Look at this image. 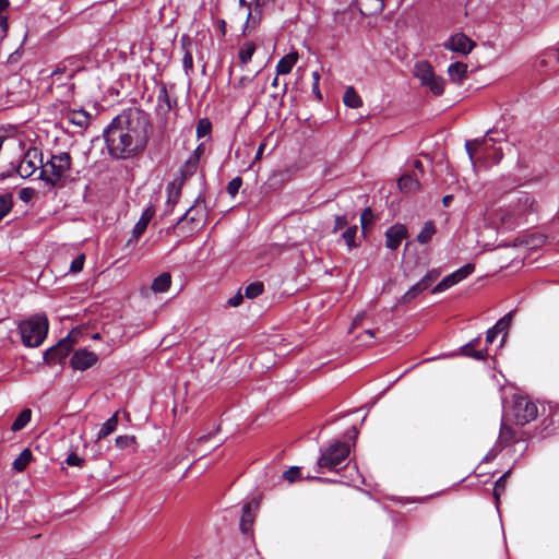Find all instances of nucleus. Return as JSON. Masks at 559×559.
<instances>
[{
    "label": "nucleus",
    "instance_id": "nucleus-5",
    "mask_svg": "<svg viewBox=\"0 0 559 559\" xmlns=\"http://www.w3.org/2000/svg\"><path fill=\"white\" fill-rule=\"evenodd\" d=\"M350 449L346 442L335 440L326 448L321 450L318 459V468L320 473L325 471H337L338 465L347 460Z\"/></svg>",
    "mask_w": 559,
    "mask_h": 559
},
{
    "label": "nucleus",
    "instance_id": "nucleus-44",
    "mask_svg": "<svg viewBox=\"0 0 559 559\" xmlns=\"http://www.w3.org/2000/svg\"><path fill=\"white\" fill-rule=\"evenodd\" d=\"M300 478V468L297 466H293L289 469L283 473V479L288 483H294L296 479Z\"/></svg>",
    "mask_w": 559,
    "mask_h": 559
},
{
    "label": "nucleus",
    "instance_id": "nucleus-6",
    "mask_svg": "<svg viewBox=\"0 0 559 559\" xmlns=\"http://www.w3.org/2000/svg\"><path fill=\"white\" fill-rule=\"evenodd\" d=\"M535 201L527 193H519L508 207L501 211L500 221L508 228L518 225L519 221L534 210Z\"/></svg>",
    "mask_w": 559,
    "mask_h": 559
},
{
    "label": "nucleus",
    "instance_id": "nucleus-35",
    "mask_svg": "<svg viewBox=\"0 0 559 559\" xmlns=\"http://www.w3.org/2000/svg\"><path fill=\"white\" fill-rule=\"evenodd\" d=\"M10 7V0H0V28L7 34L9 29L7 11Z\"/></svg>",
    "mask_w": 559,
    "mask_h": 559
},
{
    "label": "nucleus",
    "instance_id": "nucleus-19",
    "mask_svg": "<svg viewBox=\"0 0 559 559\" xmlns=\"http://www.w3.org/2000/svg\"><path fill=\"white\" fill-rule=\"evenodd\" d=\"M171 285V275L168 272H164L155 277L152 282V290L155 294L165 293Z\"/></svg>",
    "mask_w": 559,
    "mask_h": 559
},
{
    "label": "nucleus",
    "instance_id": "nucleus-4",
    "mask_svg": "<svg viewBox=\"0 0 559 559\" xmlns=\"http://www.w3.org/2000/svg\"><path fill=\"white\" fill-rule=\"evenodd\" d=\"M71 168V156L67 152L52 155L44 164L39 173V179L45 182L48 189H52L66 176Z\"/></svg>",
    "mask_w": 559,
    "mask_h": 559
},
{
    "label": "nucleus",
    "instance_id": "nucleus-56",
    "mask_svg": "<svg viewBox=\"0 0 559 559\" xmlns=\"http://www.w3.org/2000/svg\"><path fill=\"white\" fill-rule=\"evenodd\" d=\"M497 332L495 331L493 328H490L487 333H486V342L487 343H492L495 341V338L497 337Z\"/></svg>",
    "mask_w": 559,
    "mask_h": 559
},
{
    "label": "nucleus",
    "instance_id": "nucleus-2",
    "mask_svg": "<svg viewBox=\"0 0 559 559\" xmlns=\"http://www.w3.org/2000/svg\"><path fill=\"white\" fill-rule=\"evenodd\" d=\"M490 133L491 130L481 139L465 142L466 153L475 170L496 165L503 157L501 147L496 146L495 139L490 136Z\"/></svg>",
    "mask_w": 559,
    "mask_h": 559
},
{
    "label": "nucleus",
    "instance_id": "nucleus-43",
    "mask_svg": "<svg viewBox=\"0 0 559 559\" xmlns=\"http://www.w3.org/2000/svg\"><path fill=\"white\" fill-rule=\"evenodd\" d=\"M242 185V179L240 177L233 178L227 185V192L230 197H236L240 187Z\"/></svg>",
    "mask_w": 559,
    "mask_h": 559
},
{
    "label": "nucleus",
    "instance_id": "nucleus-38",
    "mask_svg": "<svg viewBox=\"0 0 559 559\" xmlns=\"http://www.w3.org/2000/svg\"><path fill=\"white\" fill-rule=\"evenodd\" d=\"M510 475V471L504 473L502 476L499 477V479L496 481L493 487V496L496 499V503H499V499L501 495L504 492L506 484H507V477Z\"/></svg>",
    "mask_w": 559,
    "mask_h": 559
},
{
    "label": "nucleus",
    "instance_id": "nucleus-7",
    "mask_svg": "<svg viewBox=\"0 0 559 559\" xmlns=\"http://www.w3.org/2000/svg\"><path fill=\"white\" fill-rule=\"evenodd\" d=\"M413 73L420 85L429 90L435 96L443 94L445 81L442 76L436 74L433 67L428 61H417L414 66Z\"/></svg>",
    "mask_w": 559,
    "mask_h": 559
},
{
    "label": "nucleus",
    "instance_id": "nucleus-59",
    "mask_svg": "<svg viewBox=\"0 0 559 559\" xmlns=\"http://www.w3.org/2000/svg\"><path fill=\"white\" fill-rule=\"evenodd\" d=\"M67 71V68L64 64H59L51 73L52 76H57L59 74H62Z\"/></svg>",
    "mask_w": 559,
    "mask_h": 559
},
{
    "label": "nucleus",
    "instance_id": "nucleus-17",
    "mask_svg": "<svg viewBox=\"0 0 559 559\" xmlns=\"http://www.w3.org/2000/svg\"><path fill=\"white\" fill-rule=\"evenodd\" d=\"M298 61V53L297 52H290L284 56L280 59V61L276 64V74L277 75H285L290 73L292 69Z\"/></svg>",
    "mask_w": 559,
    "mask_h": 559
},
{
    "label": "nucleus",
    "instance_id": "nucleus-31",
    "mask_svg": "<svg viewBox=\"0 0 559 559\" xmlns=\"http://www.w3.org/2000/svg\"><path fill=\"white\" fill-rule=\"evenodd\" d=\"M255 51V45L252 41H246L239 49V60L241 63L247 64Z\"/></svg>",
    "mask_w": 559,
    "mask_h": 559
},
{
    "label": "nucleus",
    "instance_id": "nucleus-11",
    "mask_svg": "<svg viewBox=\"0 0 559 559\" xmlns=\"http://www.w3.org/2000/svg\"><path fill=\"white\" fill-rule=\"evenodd\" d=\"M97 361V355L94 352H90L87 349L76 350L71 357V366L75 370L84 371L92 366H94Z\"/></svg>",
    "mask_w": 559,
    "mask_h": 559
},
{
    "label": "nucleus",
    "instance_id": "nucleus-37",
    "mask_svg": "<svg viewBox=\"0 0 559 559\" xmlns=\"http://www.w3.org/2000/svg\"><path fill=\"white\" fill-rule=\"evenodd\" d=\"M514 311H510L507 314H504L500 320L497 321V323L492 326L497 334L507 332L509 329L512 318H513Z\"/></svg>",
    "mask_w": 559,
    "mask_h": 559
},
{
    "label": "nucleus",
    "instance_id": "nucleus-12",
    "mask_svg": "<svg viewBox=\"0 0 559 559\" xmlns=\"http://www.w3.org/2000/svg\"><path fill=\"white\" fill-rule=\"evenodd\" d=\"M406 236L407 229L404 225H393L385 231V246L391 250H395L400 247L402 240L406 238Z\"/></svg>",
    "mask_w": 559,
    "mask_h": 559
},
{
    "label": "nucleus",
    "instance_id": "nucleus-1",
    "mask_svg": "<svg viewBox=\"0 0 559 559\" xmlns=\"http://www.w3.org/2000/svg\"><path fill=\"white\" fill-rule=\"evenodd\" d=\"M148 128L146 116L139 109L116 116L103 131L109 156L126 160L141 154L147 145Z\"/></svg>",
    "mask_w": 559,
    "mask_h": 559
},
{
    "label": "nucleus",
    "instance_id": "nucleus-3",
    "mask_svg": "<svg viewBox=\"0 0 559 559\" xmlns=\"http://www.w3.org/2000/svg\"><path fill=\"white\" fill-rule=\"evenodd\" d=\"M48 319L44 313H37L19 324L22 343L26 347H38L48 333Z\"/></svg>",
    "mask_w": 559,
    "mask_h": 559
},
{
    "label": "nucleus",
    "instance_id": "nucleus-29",
    "mask_svg": "<svg viewBox=\"0 0 559 559\" xmlns=\"http://www.w3.org/2000/svg\"><path fill=\"white\" fill-rule=\"evenodd\" d=\"M436 234V227L433 222L428 221L425 223L421 231L417 236V241L421 245L428 243L432 236Z\"/></svg>",
    "mask_w": 559,
    "mask_h": 559
},
{
    "label": "nucleus",
    "instance_id": "nucleus-42",
    "mask_svg": "<svg viewBox=\"0 0 559 559\" xmlns=\"http://www.w3.org/2000/svg\"><path fill=\"white\" fill-rule=\"evenodd\" d=\"M211 128H212L211 122L207 119L199 120V122L197 124V136L200 139V138H203V136L210 134Z\"/></svg>",
    "mask_w": 559,
    "mask_h": 559
},
{
    "label": "nucleus",
    "instance_id": "nucleus-41",
    "mask_svg": "<svg viewBox=\"0 0 559 559\" xmlns=\"http://www.w3.org/2000/svg\"><path fill=\"white\" fill-rule=\"evenodd\" d=\"M475 270L474 264L467 263L464 266L460 267L459 270L454 271L453 274L455 275L457 282L465 280L468 275H471Z\"/></svg>",
    "mask_w": 559,
    "mask_h": 559
},
{
    "label": "nucleus",
    "instance_id": "nucleus-28",
    "mask_svg": "<svg viewBox=\"0 0 559 559\" xmlns=\"http://www.w3.org/2000/svg\"><path fill=\"white\" fill-rule=\"evenodd\" d=\"M31 418H32V411L29 408L23 409L19 414L16 419L13 421V424L11 426L12 431L16 432V431L24 429L31 421Z\"/></svg>",
    "mask_w": 559,
    "mask_h": 559
},
{
    "label": "nucleus",
    "instance_id": "nucleus-15",
    "mask_svg": "<svg viewBox=\"0 0 559 559\" xmlns=\"http://www.w3.org/2000/svg\"><path fill=\"white\" fill-rule=\"evenodd\" d=\"M362 15H376L383 11L384 0H356Z\"/></svg>",
    "mask_w": 559,
    "mask_h": 559
},
{
    "label": "nucleus",
    "instance_id": "nucleus-58",
    "mask_svg": "<svg viewBox=\"0 0 559 559\" xmlns=\"http://www.w3.org/2000/svg\"><path fill=\"white\" fill-rule=\"evenodd\" d=\"M265 146H266V144H265L264 142H262V143L259 145V147H258V150H257V153H255V156H254V162H255V160H260V159H261L262 154H263V152H264V150H265Z\"/></svg>",
    "mask_w": 559,
    "mask_h": 559
},
{
    "label": "nucleus",
    "instance_id": "nucleus-24",
    "mask_svg": "<svg viewBox=\"0 0 559 559\" xmlns=\"http://www.w3.org/2000/svg\"><path fill=\"white\" fill-rule=\"evenodd\" d=\"M397 186L404 192H414L419 189V181L411 175H403L399 179Z\"/></svg>",
    "mask_w": 559,
    "mask_h": 559
},
{
    "label": "nucleus",
    "instance_id": "nucleus-49",
    "mask_svg": "<svg viewBox=\"0 0 559 559\" xmlns=\"http://www.w3.org/2000/svg\"><path fill=\"white\" fill-rule=\"evenodd\" d=\"M347 224H348V219H347L346 215L336 216L335 222H334L333 233H336L340 229L344 228L345 226H347Z\"/></svg>",
    "mask_w": 559,
    "mask_h": 559
},
{
    "label": "nucleus",
    "instance_id": "nucleus-54",
    "mask_svg": "<svg viewBox=\"0 0 559 559\" xmlns=\"http://www.w3.org/2000/svg\"><path fill=\"white\" fill-rule=\"evenodd\" d=\"M242 295L238 293L234 297L229 298L227 302L231 307H238L242 302Z\"/></svg>",
    "mask_w": 559,
    "mask_h": 559
},
{
    "label": "nucleus",
    "instance_id": "nucleus-51",
    "mask_svg": "<svg viewBox=\"0 0 559 559\" xmlns=\"http://www.w3.org/2000/svg\"><path fill=\"white\" fill-rule=\"evenodd\" d=\"M134 440V437H129V436H118L116 438V444L119 447V448H126L128 447L131 442H133Z\"/></svg>",
    "mask_w": 559,
    "mask_h": 559
},
{
    "label": "nucleus",
    "instance_id": "nucleus-21",
    "mask_svg": "<svg viewBox=\"0 0 559 559\" xmlns=\"http://www.w3.org/2000/svg\"><path fill=\"white\" fill-rule=\"evenodd\" d=\"M479 343V338H475L462 347V352L465 356L472 357L477 360H484L487 356L486 349H476Z\"/></svg>",
    "mask_w": 559,
    "mask_h": 559
},
{
    "label": "nucleus",
    "instance_id": "nucleus-47",
    "mask_svg": "<svg viewBox=\"0 0 559 559\" xmlns=\"http://www.w3.org/2000/svg\"><path fill=\"white\" fill-rule=\"evenodd\" d=\"M551 60H556V58L549 57V51H547L546 53H544L537 58L536 68L539 70H544V69L546 70L549 61H551Z\"/></svg>",
    "mask_w": 559,
    "mask_h": 559
},
{
    "label": "nucleus",
    "instance_id": "nucleus-14",
    "mask_svg": "<svg viewBox=\"0 0 559 559\" xmlns=\"http://www.w3.org/2000/svg\"><path fill=\"white\" fill-rule=\"evenodd\" d=\"M155 214V210L153 207H147L143 211L140 219L134 225L132 230V237L129 239L128 243L132 241H138V239L144 234L147 228L148 223L153 218Z\"/></svg>",
    "mask_w": 559,
    "mask_h": 559
},
{
    "label": "nucleus",
    "instance_id": "nucleus-52",
    "mask_svg": "<svg viewBox=\"0 0 559 559\" xmlns=\"http://www.w3.org/2000/svg\"><path fill=\"white\" fill-rule=\"evenodd\" d=\"M66 462L70 466H81V464L83 463V459L78 456L75 453H71L70 455H68Z\"/></svg>",
    "mask_w": 559,
    "mask_h": 559
},
{
    "label": "nucleus",
    "instance_id": "nucleus-36",
    "mask_svg": "<svg viewBox=\"0 0 559 559\" xmlns=\"http://www.w3.org/2000/svg\"><path fill=\"white\" fill-rule=\"evenodd\" d=\"M357 230H358L357 226L354 225V226L347 227V229L342 234V238L345 241V243L347 245L349 250H352L353 248L356 247L355 238L357 235Z\"/></svg>",
    "mask_w": 559,
    "mask_h": 559
},
{
    "label": "nucleus",
    "instance_id": "nucleus-32",
    "mask_svg": "<svg viewBox=\"0 0 559 559\" xmlns=\"http://www.w3.org/2000/svg\"><path fill=\"white\" fill-rule=\"evenodd\" d=\"M13 207V197L11 193L0 194V221H2Z\"/></svg>",
    "mask_w": 559,
    "mask_h": 559
},
{
    "label": "nucleus",
    "instance_id": "nucleus-53",
    "mask_svg": "<svg viewBox=\"0 0 559 559\" xmlns=\"http://www.w3.org/2000/svg\"><path fill=\"white\" fill-rule=\"evenodd\" d=\"M500 438L511 440L513 438L512 429L509 426L502 424L500 428Z\"/></svg>",
    "mask_w": 559,
    "mask_h": 559
},
{
    "label": "nucleus",
    "instance_id": "nucleus-20",
    "mask_svg": "<svg viewBox=\"0 0 559 559\" xmlns=\"http://www.w3.org/2000/svg\"><path fill=\"white\" fill-rule=\"evenodd\" d=\"M67 118L70 123L81 127V128H84V127L88 126L90 120H91V115L87 111L80 109V110H72V111L68 112Z\"/></svg>",
    "mask_w": 559,
    "mask_h": 559
},
{
    "label": "nucleus",
    "instance_id": "nucleus-45",
    "mask_svg": "<svg viewBox=\"0 0 559 559\" xmlns=\"http://www.w3.org/2000/svg\"><path fill=\"white\" fill-rule=\"evenodd\" d=\"M373 222V213L370 207H367L362 211L360 215V224L362 229H366L369 224Z\"/></svg>",
    "mask_w": 559,
    "mask_h": 559
},
{
    "label": "nucleus",
    "instance_id": "nucleus-48",
    "mask_svg": "<svg viewBox=\"0 0 559 559\" xmlns=\"http://www.w3.org/2000/svg\"><path fill=\"white\" fill-rule=\"evenodd\" d=\"M35 195V190L33 188H23L19 192V198L23 202H28Z\"/></svg>",
    "mask_w": 559,
    "mask_h": 559
},
{
    "label": "nucleus",
    "instance_id": "nucleus-13",
    "mask_svg": "<svg viewBox=\"0 0 559 559\" xmlns=\"http://www.w3.org/2000/svg\"><path fill=\"white\" fill-rule=\"evenodd\" d=\"M71 349V343L68 338L61 340L57 345L48 348L44 354L47 362H56L64 358Z\"/></svg>",
    "mask_w": 559,
    "mask_h": 559
},
{
    "label": "nucleus",
    "instance_id": "nucleus-63",
    "mask_svg": "<svg viewBox=\"0 0 559 559\" xmlns=\"http://www.w3.org/2000/svg\"><path fill=\"white\" fill-rule=\"evenodd\" d=\"M549 57L556 58V61L559 62V48L557 50H550Z\"/></svg>",
    "mask_w": 559,
    "mask_h": 559
},
{
    "label": "nucleus",
    "instance_id": "nucleus-16",
    "mask_svg": "<svg viewBox=\"0 0 559 559\" xmlns=\"http://www.w3.org/2000/svg\"><path fill=\"white\" fill-rule=\"evenodd\" d=\"M183 183H185V181H182V179H179L177 177L170 183H168V186H167V202H166L168 207L173 209L175 203L178 201V199L181 194Z\"/></svg>",
    "mask_w": 559,
    "mask_h": 559
},
{
    "label": "nucleus",
    "instance_id": "nucleus-64",
    "mask_svg": "<svg viewBox=\"0 0 559 559\" xmlns=\"http://www.w3.org/2000/svg\"><path fill=\"white\" fill-rule=\"evenodd\" d=\"M413 165L416 169L423 173V163L419 159L414 160Z\"/></svg>",
    "mask_w": 559,
    "mask_h": 559
},
{
    "label": "nucleus",
    "instance_id": "nucleus-25",
    "mask_svg": "<svg viewBox=\"0 0 559 559\" xmlns=\"http://www.w3.org/2000/svg\"><path fill=\"white\" fill-rule=\"evenodd\" d=\"M118 426V414L115 413L109 419H107L97 432V439L100 440L112 433Z\"/></svg>",
    "mask_w": 559,
    "mask_h": 559
},
{
    "label": "nucleus",
    "instance_id": "nucleus-62",
    "mask_svg": "<svg viewBox=\"0 0 559 559\" xmlns=\"http://www.w3.org/2000/svg\"><path fill=\"white\" fill-rule=\"evenodd\" d=\"M364 317H365V313H358L353 321V325L359 324L362 321Z\"/></svg>",
    "mask_w": 559,
    "mask_h": 559
},
{
    "label": "nucleus",
    "instance_id": "nucleus-30",
    "mask_svg": "<svg viewBox=\"0 0 559 559\" xmlns=\"http://www.w3.org/2000/svg\"><path fill=\"white\" fill-rule=\"evenodd\" d=\"M253 523V515L251 513V506L249 503L243 506L242 509V516L240 519V528L241 531L247 534Z\"/></svg>",
    "mask_w": 559,
    "mask_h": 559
},
{
    "label": "nucleus",
    "instance_id": "nucleus-55",
    "mask_svg": "<svg viewBox=\"0 0 559 559\" xmlns=\"http://www.w3.org/2000/svg\"><path fill=\"white\" fill-rule=\"evenodd\" d=\"M204 153V145L199 144L197 148L190 154L189 157H195V160L200 162L202 154Z\"/></svg>",
    "mask_w": 559,
    "mask_h": 559
},
{
    "label": "nucleus",
    "instance_id": "nucleus-8",
    "mask_svg": "<svg viewBox=\"0 0 559 559\" xmlns=\"http://www.w3.org/2000/svg\"><path fill=\"white\" fill-rule=\"evenodd\" d=\"M538 409L527 396H515L513 401V416L519 425H525L534 420L537 416Z\"/></svg>",
    "mask_w": 559,
    "mask_h": 559
},
{
    "label": "nucleus",
    "instance_id": "nucleus-26",
    "mask_svg": "<svg viewBox=\"0 0 559 559\" xmlns=\"http://www.w3.org/2000/svg\"><path fill=\"white\" fill-rule=\"evenodd\" d=\"M33 454L29 449H24L20 455L13 461L12 467L16 472H23L26 466L31 463Z\"/></svg>",
    "mask_w": 559,
    "mask_h": 559
},
{
    "label": "nucleus",
    "instance_id": "nucleus-60",
    "mask_svg": "<svg viewBox=\"0 0 559 559\" xmlns=\"http://www.w3.org/2000/svg\"><path fill=\"white\" fill-rule=\"evenodd\" d=\"M193 210V206L189 207L185 213L183 215H181V217L178 219L177 224H180L182 221L185 219H188L189 218V215L191 214Z\"/></svg>",
    "mask_w": 559,
    "mask_h": 559
},
{
    "label": "nucleus",
    "instance_id": "nucleus-34",
    "mask_svg": "<svg viewBox=\"0 0 559 559\" xmlns=\"http://www.w3.org/2000/svg\"><path fill=\"white\" fill-rule=\"evenodd\" d=\"M426 290L419 282L414 284L400 299V304H408L414 300L419 294Z\"/></svg>",
    "mask_w": 559,
    "mask_h": 559
},
{
    "label": "nucleus",
    "instance_id": "nucleus-46",
    "mask_svg": "<svg viewBox=\"0 0 559 559\" xmlns=\"http://www.w3.org/2000/svg\"><path fill=\"white\" fill-rule=\"evenodd\" d=\"M84 261H85V255L84 254H80L78 255L72 262H71V265H70V272H73V273H78V272H81L83 270V266H84Z\"/></svg>",
    "mask_w": 559,
    "mask_h": 559
},
{
    "label": "nucleus",
    "instance_id": "nucleus-39",
    "mask_svg": "<svg viewBox=\"0 0 559 559\" xmlns=\"http://www.w3.org/2000/svg\"><path fill=\"white\" fill-rule=\"evenodd\" d=\"M263 293V284L260 282H254L249 284L245 289V295L247 298H257Z\"/></svg>",
    "mask_w": 559,
    "mask_h": 559
},
{
    "label": "nucleus",
    "instance_id": "nucleus-33",
    "mask_svg": "<svg viewBox=\"0 0 559 559\" xmlns=\"http://www.w3.org/2000/svg\"><path fill=\"white\" fill-rule=\"evenodd\" d=\"M459 282L453 273L442 278L432 289L433 294L442 293L450 287L456 285Z\"/></svg>",
    "mask_w": 559,
    "mask_h": 559
},
{
    "label": "nucleus",
    "instance_id": "nucleus-27",
    "mask_svg": "<svg viewBox=\"0 0 559 559\" xmlns=\"http://www.w3.org/2000/svg\"><path fill=\"white\" fill-rule=\"evenodd\" d=\"M189 45H190L189 39L182 37L181 46H182V49L185 50V55L182 58V66H183L185 72L188 76L190 75V72L193 70V57L188 48Z\"/></svg>",
    "mask_w": 559,
    "mask_h": 559
},
{
    "label": "nucleus",
    "instance_id": "nucleus-40",
    "mask_svg": "<svg viewBox=\"0 0 559 559\" xmlns=\"http://www.w3.org/2000/svg\"><path fill=\"white\" fill-rule=\"evenodd\" d=\"M440 276V271L432 269L426 273V275L419 281L421 286L427 289L433 282Z\"/></svg>",
    "mask_w": 559,
    "mask_h": 559
},
{
    "label": "nucleus",
    "instance_id": "nucleus-9",
    "mask_svg": "<svg viewBox=\"0 0 559 559\" xmlns=\"http://www.w3.org/2000/svg\"><path fill=\"white\" fill-rule=\"evenodd\" d=\"M43 153L36 147L28 148L22 160L20 162L16 171L22 178L31 177L37 169H43Z\"/></svg>",
    "mask_w": 559,
    "mask_h": 559
},
{
    "label": "nucleus",
    "instance_id": "nucleus-23",
    "mask_svg": "<svg viewBox=\"0 0 559 559\" xmlns=\"http://www.w3.org/2000/svg\"><path fill=\"white\" fill-rule=\"evenodd\" d=\"M343 103L349 108H359L362 105L360 96L353 86H348L343 95Z\"/></svg>",
    "mask_w": 559,
    "mask_h": 559
},
{
    "label": "nucleus",
    "instance_id": "nucleus-22",
    "mask_svg": "<svg viewBox=\"0 0 559 559\" xmlns=\"http://www.w3.org/2000/svg\"><path fill=\"white\" fill-rule=\"evenodd\" d=\"M199 167V162L195 160V157H188L185 164L179 169V176L177 178L186 181L188 178L192 177Z\"/></svg>",
    "mask_w": 559,
    "mask_h": 559
},
{
    "label": "nucleus",
    "instance_id": "nucleus-61",
    "mask_svg": "<svg viewBox=\"0 0 559 559\" xmlns=\"http://www.w3.org/2000/svg\"><path fill=\"white\" fill-rule=\"evenodd\" d=\"M357 435H358V431L355 427H352L348 431H347V436L348 438H357Z\"/></svg>",
    "mask_w": 559,
    "mask_h": 559
},
{
    "label": "nucleus",
    "instance_id": "nucleus-18",
    "mask_svg": "<svg viewBox=\"0 0 559 559\" xmlns=\"http://www.w3.org/2000/svg\"><path fill=\"white\" fill-rule=\"evenodd\" d=\"M467 64L454 62L448 67V74L452 82L461 84L466 78Z\"/></svg>",
    "mask_w": 559,
    "mask_h": 559
},
{
    "label": "nucleus",
    "instance_id": "nucleus-57",
    "mask_svg": "<svg viewBox=\"0 0 559 559\" xmlns=\"http://www.w3.org/2000/svg\"><path fill=\"white\" fill-rule=\"evenodd\" d=\"M158 100H159V102H166V103H167V107H168V108H170L169 98H168V94H167L166 88H163V90L159 92Z\"/></svg>",
    "mask_w": 559,
    "mask_h": 559
},
{
    "label": "nucleus",
    "instance_id": "nucleus-10",
    "mask_svg": "<svg viewBox=\"0 0 559 559\" xmlns=\"http://www.w3.org/2000/svg\"><path fill=\"white\" fill-rule=\"evenodd\" d=\"M443 47L454 52L467 55L475 47V43L465 34L457 33L450 37L449 40L443 44Z\"/></svg>",
    "mask_w": 559,
    "mask_h": 559
},
{
    "label": "nucleus",
    "instance_id": "nucleus-50",
    "mask_svg": "<svg viewBox=\"0 0 559 559\" xmlns=\"http://www.w3.org/2000/svg\"><path fill=\"white\" fill-rule=\"evenodd\" d=\"M312 79H313L312 92L316 94L318 99H321L322 96H321V93H320V90H319L320 74H319L318 71H314L312 73Z\"/></svg>",
    "mask_w": 559,
    "mask_h": 559
}]
</instances>
